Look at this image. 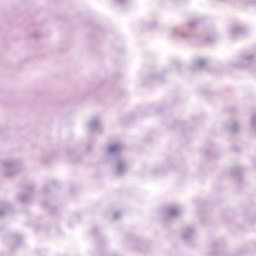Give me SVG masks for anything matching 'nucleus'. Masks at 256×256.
Wrapping results in <instances>:
<instances>
[{
    "mask_svg": "<svg viewBox=\"0 0 256 256\" xmlns=\"http://www.w3.org/2000/svg\"><path fill=\"white\" fill-rule=\"evenodd\" d=\"M179 213V211L175 208L168 211V217H176V215Z\"/></svg>",
    "mask_w": 256,
    "mask_h": 256,
    "instance_id": "f257e3e1",
    "label": "nucleus"
},
{
    "mask_svg": "<svg viewBox=\"0 0 256 256\" xmlns=\"http://www.w3.org/2000/svg\"><path fill=\"white\" fill-rule=\"evenodd\" d=\"M115 149H117V148L111 147V148H110V152L113 153V151H115Z\"/></svg>",
    "mask_w": 256,
    "mask_h": 256,
    "instance_id": "f03ea898",
    "label": "nucleus"
}]
</instances>
